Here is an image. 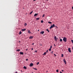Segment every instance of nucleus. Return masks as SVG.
I'll return each mask as SVG.
<instances>
[{
	"instance_id": "obj_1",
	"label": "nucleus",
	"mask_w": 73,
	"mask_h": 73,
	"mask_svg": "<svg viewBox=\"0 0 73 73\" xmlns=\"http://www.w3.org/2000/svg\"><path fill=\"white\" fill-rule=\"evenodd\" d=\"M54 27H56V26H55V25L54 24H53L52 25V26H51L50 29H51L52 28H53Z\"/></svg>"
},
{
	"instance_id": "obj_2",
	"label": "nucleus",
	"mask_w": 73,
	"mask_h": 73,
	"mask_svg": "<svg viewBox=\"0 0 73 73\" xmlns=\"http://www.w3.org/2000/svg\"><path fill=\"white\" fill-rule=\"evenodd\" d=\"M67 39L66 38H65V37H64L63 39V41L65 42H66L67 41Z\"/></svg>"
},
{
	"instance_id": "obj_3",
	"label": "nucleus",
	"mask_w": 73,
	"mask_h": 73,
	"mask_svg": "<svg viewBox=\"0 0 73 73\" xmlns=\"http://www.w3.org/2000/svg\"><path fill=\"white\" fill-rule=\"evenodd\" d=\"M54 38L55 41H57V38L56 36H54Z\"/></svg>"
},
{
	"instance_id": "obj_4",
	"label": "nucleus",
	"mask_w": 73,
	"mask_h": 73,
	"mask_svg": "<svg viewBox=\"0 0 73 73\" xmlns=\"http://www.w3.org/2000/svg\"><path fill=\"white\" fill-rule=\"evenodd\" d=\"M63 61H64V62L65 63V64H66V60H65V59H64L63 60Z\"/></svg>"
},
{
	"instance_id": "obj_5",
	"label": "nucleus",
	"mask_w": 73,
	"mask_h": 73,
	"mask_svg": "<svg viewBox=\"0 0 73 73\" xmlns=\"http://www.w3.org/2000/svg\"><path fill=\"white\" fill-rule=\"evenodd\" d=\"M21 31H26V29H22Z\"/></svg>"
},
{
	"instance_id": "obj_6",
	"label": "nucleus",
	"mask_w": 73,
	"mask_h": 73,
	"mask_svg": "<svg viewBox=\"0 0 73 73\" xmlns=\"http://www.w3.org/2000/svg\"><path fill=\"white\" fill-rule=\"evenodd\" d=\"M33 63H31L30 64V66L31 67L32 66H33Z\"/></svg>"
},
{
	"instance_id": "obj_7",
	"label": "nucleus",
	"mask_w": 73,
	"mask_h": 73,
	"mask_svg": "<svg viewBox=\"0 0 73 73\" xmlns=\"http://www.w3.org/2000/svg\"><path fill=\"white\" fill-rule=\"evenodd\" d=\"M44 33V31H42L40 33V34H43Z\"/></svg>"
},
{
	"instance_id": "obj_8",
	"label": "nucleus",
	"mask_w": 73,
	"mask_h": 73,
	"mask_svg": "<svg viewBox=\"0 0 73 73\" xmlns=\"http://www.w3.org/2000/svg\"><path fill=\"white\" fill-rule=\"evenodd\" d=\"M20 54H21V55H23V54H24V53L23 52H20Z\"/></svg>"
},
{
	"instance_id": "obj_9",
	"label": "nucleus",
	"mask_w": 73,
	"mask_h": 73,
	"mask_svg": "<svg viewBox=\"0 0 73 73\" xmlns=\"http://www.w3.org/2000/svg\"><path fill=\"white\" fill-rule=\"evenodd\" d=\"M68 51L70 52H71V50H70V48H69L68 49Z\"/></svg>"
},
{
	"instance_id": "obj_10",
	"label": "nucleus",
	"mask_w": 73,
	"mask_h": 73,
	"mask_svg": "<svg viewBox=\"0 0 73 73\" xmlns=\"http://www.w3.org/2000/svg\"><path fill=\"white\" fill-rule=\"evenodd\" d=\"M38 15V13H37V14H36V13L34 15V17H35V16H36Z\"/></svg>"
},
{
	"instance_id": "obj_11",
	"label": "nucleus",
	"mask_w": 73,
	"mask_h": 73,
	"mask_svg": "<svg viewBox=\"0 0 73 73\" xmlns=\"http://www.w3.org/2000/svg\"><path fill=\"white\" fill-rule=\"evenodd\" d=\"M33 36H30V37H29V38L30 39H32L33 38Z\"/></svg>"
},
{
	"instance_id": "obj_12",
	"label": "nucleus",
	"mask_w": 73,
	"mask_h": 73,
	"mask_svg": "<svg viewBox=\"0 0 73 73\" xmlns=\"http://www.w3.org/2000/svg\"><path fill=\"white\" fill-rule=\"evenodd\" d=\"M21 34H22V32H21V31H20L19 33V34L20 35H21Z\"/></svg>"
},
{
	"instance_id": "obj_13",
	"label": "nucleus",
	"mask_w": 73,
	"mask_h": 73,
	"mask_svg": "<svg viewBox=\"0 0 73 73\" xmlns=\"http://www.w3.org/2000/svg\"><path fill=\"white\" fill-rule=\"evenodd\" d=\"M23 68H25V69H27V67L24 66V67H23Z\"/></svg>"
},
{
	"instance_id": "obj_14",
	"label": "nucleus",
	"mask_w": 73,
	"mask_h": 73,
	"mask_svg": "<svg viewBox=\"0 0 73 73\" xmlns=\"http://www.w3.org/2000/svg\"><path fill=\"white\" fill-rule=\"evenodd\" d=\"M39 19V18H36V20H38Z\"/></svg>"
},
{
	"instance_id": "obj_15",
	"label": "nucleus",
	"mask_w": 73,
	"mask_h": 73,
	"mask_svg": "<svg viewBox=\"0 0 73 73\" xmlns=\"http://www.w3.org/2000/svg\"><path fill=\"white\" fill-rule=\"evenodd\" d=\"M27 23H25L24 25L25 26H27Z\"/></svg>"
},
{
	"instance_id": "obj_16",
	"label": "nucleus",
	"mask_w": 73,
	"mask_h": 73,
	"mask_svg": "<svg viewBox=\"0 0 73 73\" xmlns=\"http://www.w3.org/2000/svg\"><path fill=\"white\" fill-rule=\"evenodd\" d=\"M28 33H31L30 32V30H29V31H28Z\"/></svg>"
},
{
	"instance_id": "obj_17",
	"label": "nucleus",
	"mask_w": 73,
	"mask_h": 73,
	"mask_svg": "<svg viewBox=\"0 0 73 73\" xmlns=\"http://www.w3.org/2000/svg\"><path fill=\"white\" fill-rule=\"evenodd\" d=\"M48 23H49V24H52V23L51 22H49H49H48Z\"/></svg>"
},
{
	"instance_id": "obj_18",
	"label": "nucleus",
	"mask_w": 73,
	"mask_h": 73,
	"mask_svg": "<svg viewBox=\"0 0 73 73\" xmlns=\"http://www.w3.org/2000/svg\"><path fill=\"white\" fill-rule=\"evenodd\" d=\"M33 12V11H32L30 13V14H31Z\"/></svg>"
},
{
	"instance_id": "obj_19",
	"label": "nucleus",
	"mask_w": 73,
	"mask_h": 73,
	"mask_svg": "<svg viewBox=\"0 0 73 73\" xmlns=\"http://www.w3.org/2000/svg\"><path fill=\"white\" fill-rule=\"evenodd\" d=\"M46 30L48 31V32H50V31L48 30V29H46Z\"/></svg>"
},
{
	"instance_id": "obj_20",
	"label": "nucleus",
	"mask_w": 73,
	"mask_h": 73,
	"mask_svg": "<svg viewBox=\"0 0 73 73\" xmlns=\"http://www.w3.org/2000/svg\"><path fill=\"white\" fill-rule=\"evenodd\" d=\"M46 53H46V52H45V53H44V54H43V55H45Z\"/></svg>"
},
{
	"instance_id": "obj_21",
	"label": "nucleus",
	"mask_w": 73,
	"mask_h": 73,
	"mask_svg": "<svg viewBox=\"0 0 73 73\" xmlns=\"http://www.w3.org/2000/svg\"><path fill=\"white\" fill-rule=\"evenodd\" d=\"M62 39H60V41H61V42H62Z\"/></svg>"
},
{
	"instance_id": "obj_22",
	"label": "nucleus",
	"mask_w": 73,
	"mask_h": 73,
	"mask_svg": "<svg viewBox=\"0 0 73 73\" xmlns=\"http://www.w3.org/2000/svg\"><path fill=\"white\" fill-rule=\"evenodd\" d=\"M41 23H43V20H41Z\"/></svg>"
},
{
	"instance_id": "obj_23",
	"label": "nucleus",
	"mask_w": 73,
	"mask_h": 73,
	"mask_svg": "<svg viewBox=\"0 0 73 73\" xmlns=\"http://www.w3.org/2000/svg\"><path fill=\"white\" fill-rule=\"evenodd\" d=\"M39 64V62H38L36 63V65H38Z\"/></svg>"
},
{
	"instance_id": "obj_24",
	"label": "nucleus",
	"mask_w": 73,
	"mask_h": 73,
	"mask_svg": "<svg viewBox=\"0 0 73 73\" xmlns=\"http://www.w3.org/2000/svg\"><path fill=\"white\" fill-rule=\"evenodd\" d=\"M71 42H72V43L73 44V40H71Z\"/></svg>"
},
{
	"instance_id": "obj_25",
	"label": "nucleus",
	"mask_w": 73,
	"mask_h": 73,
	"mask_svg": "<svg viewBox=\"0 0 73 73\" xmlns=\"http://www.w3.org/2000/svg\"><path fill=\"white\" fill-rule=\"evenodd\" d=\"M63 56H64L63 54H62V56H61V57H63Z\"/></svg>"
},
{
	"instance_id": "obj_26",
	"label": "nucleus",
	"mask_w": 73,
	"mask_h": 73,
	"mask_svg": "<svg viewBox=\"0 0 73 73\" xmlns=\"http://www.w3.org/2000/svg\"><path fill=\"white\" fill-rule=\"evenodd\" d=\"M33 69H35V70H37V69H36V68H33Z\"/></svg>"
},
{
	"instance_id": "obj_27",
	"label": "nucleus",
	"mask_w": 73,
	"mask_h": 73,
	"mask_svg": "<svg viewBox=\"0 0 73 73\" xmlns=\"http://www.w3.org/2000/svg\"><path fill=\"white\" fill-rule=\"evenodd\" d=\"M49 51H50L51 50V48H50V49H49Z\"/></svg>"
},
{
	"instance_id": "obj_28",
	"label": "nucleus",
	"mask_w": 73,
	"mask_h": 73,
	"mask_svg": "<svg viewBox=\"0 0 73 73\" xmlns=\"http://www.w3.org/2000/svg\"><path fill=\"white\" fill-rule=\"evenodd\" d=\"M44 15H45L44 14L43 15V16H42V17H44Z\"/></svg>"
},
{
	"instance_id": "obj_29",
	"label": "nucleus",
	"mask_w": 73,
	"mask_h": 73,
	"mask_svg": "<svg viewBox=\"0 0 73 73\" xmlns=\"http://www.w3.org/2000/svg\"><path fill=\"white\" fill-rule=\"evenodd\" d=\"M56 72H58V70H56Z\"/></svg>"
},
{
	"instance_id": "obj_30",
	"label": "nucleus",
	"mask_w": 73,
	"mask_h": 73,
	"mask_svg": "<svg viewBox=\"0 0 73 73\" xmlns=\"http://www.w3.org/2000/svg\"><path fill=\"white\" fill-rule=\"evenodd\" d=\"M52 48V46H50V48Z\"/></svg>"
},
{
	"instance_id": "obj_31",
	"label": "nucleus",
	"mask_w": 73,
	"mask_h": 73,
	"mask_svg": "<svg viewBox=\"0 0 73 73\" xmlns=\"http://www.w3.org/2000/svg\"><path fill=\"white\" fill-rule=\"evenodd\" d=\"M54 55L55 56H56V54H54Z\"/></svg>"
},
{
	"instance_id": "obj_32",
	"label": "nucleus",
	"mask_w": 73,
	"mask_h": 73,
	"mask_svg": "<svg viewBox=\"0 0 73 73\" xmlns=\"http://www.w3.org/2000/svg\"><path fill=\"white\" fill-rule=\"evenodd\" d=\"M26 61H28V59H26Z\"/></svg>"
},
{
	"instance_id": "obj_33",
	"label": "nucleus",
	"mask_w": 73,
	"mask_h": 73,
	"mask_svg": "<svg viewBox=\"0 0 73 73\" xmlns=\"http://www.w3.org/2000/svg\"><path fill=\"white\" fill-rule=\"evenodd\" d=\"M35 52H37V51L36 50V51H35Z\"/></svg>"
},
{
	"instance_id": "obj_34",
	"label": "nucleus",
	"mask_w": 73,
	"mask_h": 73,
	"mask_svg": "<svg viewBox=\"0 0 73 73\" xmlns=\"http://www.w3.org/2000/svg\"><path fill=\"white\" fill-rule=\"evenodd\" d=\"M62 72H64V70H62Z\"/></svg>"
},
{
	"instance_id": "obj_35",
	"label": "nucleus",
	"mask_w": 73,
	"mask_h": 73,
	"mask_svg": "<svg viewBox=\"0 0 73 73\" xmlns=\"http://www.w3.org/2000/svg\"><path fill=\"white\" fill-rule=\"evenodd\" d=\"M46 52H48V50H47Z\"/></svg>"
},
{
	"instance_id": "obj_36",
	"label": "nucleus",
	"mask_w": 73,
	"mask_h": 73,
	"mask_svg": "<svg viewBox=\"0 0 73 73\" xmlns=\"http://www.w3.org/2000/svg\"><path fill=\"white\" fill-rule=\"evenodd\" d=\"M34 43H32V44L33 45H34Z\"/></svg>"
},
{
	"instance_id": "obj_37",
	"label": "nucleus",
	"mask_w": 73,
	"mask_h": 73,
	"mask_svg": "<svg viewBox=\"0 0 73 73\" xmlns=\"http://www.w3.org/2000/svg\"><path fill=\"white\" fill-rule=\"evenodd\" d=\"M60 72V73H62V72L61 71Z\"/></svg>"
},
{
	"instance_id": "obj_38",
	"label": "nucleus",
	"mask_w": 73,
	"mask_h": 73,
	"mask_svg": "<svg viewBox=\"0 0 73 73\" xmlns=\"http://www.w3.org/2000/svg\"><path fill=\"white\" fill-rule=\"evenodd\" d=\"M54 46H56V45H55V44H54Z\"/></svg>"
},
{
	"instance_id": "obj_39",
	"label": "nucleus",
	"mask_w": 73,
	"mask_h": 73,
	"mask_svg": "<svg viewBox=\"0 0 73 73\" xmlns=\"http://www.w3.org/2000/svg\"><path fill=\"white\" fill-rule=\"evenodd\" d=\"M53 52V51H52V54Z\"/></svg>"
},
{
	"instance_id": "obj_40",
	"label": "nucleus",
	"mask_w": 73,
	"mask_h": 73,
	"mask_svg": "<svg viewBox=\"0 0 73 73\" xmlns=\"http://www.w3.org/2000/svg\"><path fill=\"white\" fill-rule=\"evenodd\" d=\"M56 27L57 28H58V27H57V26H56Z\"/></svg>"
},
{
	"instance_id": "obj_41",
	"label": "nucleus",
	"mask_w": 73,
	"mask_h": 73,
	"mask_svg": "<svg viewBox=\"0 0 73 73\" xmlns=\"http://www.w3.org/2000/svg\"><path fill=\"white\" fill-rule=\"evenodd\" d=\"M72 49L73 50V47L72 48Z\"/></svg>"
},
{
	"instance_id": "obj_42",
	"label": "nucleus",
	"mask_w": 73,
	"mask_h": 73,
	"mask_svg": "<svg viewBox=\"0 0 73 73\" xmlns=\"http://www.w3.org/2000/svg\"><path fill=\"white\" fill-rule=\"evenodd\" d=\"M32 50H33V48H32Z\"/></svg>"
},
{
	"instance_id": "obj_43",
	"label": "nucleus",
	"mask_w": 73,
	"mask_h": 73,
	"mask_svg": "<svg viewBox=\"0 0 73 73\" xmlns=\"http://www.w3.org/2000/svg\"><path fill=\"white\" fill-rule=\"evenodd\" d=\"M26 50L27 51V50H28V49H27Z\"/></svg>"
},
{
	"instance_id": "obj_44",
	"label": "nucleus",
	"mask_w": 73,
	"mask_h": 73,
	"mask_svg": "<svg viewBox=\"0 0 73 73\" xmlns=\"http://www.w3.org/2000/svg\"><path fill=\"white\" fill-rule=\"evenodd\" d=\"M20 50H19V51H20Z\"/></svg>"
},
{
	"instance_id": "obj_45",
	"label": "nucleus",
	"mask_w": 73,
	"mask_h": 73,
	"mask_svg": "<svg viewBox=\"0 0 73 73\" xmlns=\"http://www.w3.org/2000/svg\"><path fill=\"white\" fill-rule=\"evenodd\" d=\"M36 0H33L34 1H36Z\"/></svg>"
},
{
	"instance_id": "obj_46",
	"label": "nucleus",
	"mask_w": 73,
	"mask_h": 73,
	"mask_svg": "<svg viewBox=\"0 0 73 73\" xmlns=\"http://www.w3.org/2000/svg\"><path fill=\"white\" fill-rule=\"evenodd\" d=\"M72 9H73V7H72Z\"/></svg>"
},
{
	"instance_id": "obj_47",
	"label": "nucleus",
	"mask_w": 73,
	"mask_h": 73,
	"mask_svg": "<svg viewBox=\"0 0 73 73\" xmlns=\"http://www.w3.org/2000/svg\"><path fill=\"white\" fill-rule=\"evenodd\" d=\"M39 30H38V31H39Z\"/></svg>"
},
{
	"instance_id": "obj_48",
	"label": "nucleus",
	"mask_w": 73,
	"mask_h": 73,
	"mask_svg": "<svg viewBox=\"0 0 73 73\" xmlns=\"http://www.w3.org/2000/svg\"><path fill=\"white\" fill-rule=\"evenodd\" d=\"M48 72V71H46V72Z\"/></svg>"
},
{
	"instance_id": "obj_49",
	"label": "nucleus",
	"mask_w": 73,
	"mask_h": 73,
	"mask_svg": "<svg viewBox=\"0 0 73 73\" xmlns=\"http://www.w3.org/2000/svg\"><path fill=\"white\" fill-rule=\"evenodd\" d=\"M48 0H47V1H48Z\"/></svg>"
},
{
	"instance_id": "obj_50",
	"label": "nucleus",
	"mask_w": 73,
	"mask_h": 73,
	"mask_svg": "<svg viewBox=\"0 0 73 73\" xmlns=\"http://www.w3.org/2000/svg\"><path fill=\"white\" fill-rule=\"evenodd\" d=\"M32 73H33V72H32Z\"/></svg>"
},
{
	"instance_id": "obj_51",
	"label": "nucleus",
	"mask_w": 73,
	"mask_h": 73,
	"mask_svg": "<svg viewBox=\"0 0 73 73\" xmlns=\"http://www.w3.org/2000/svg\"><path fill=\"white\" fill-rule=\"evenodd\" d=\"M19 42H20V41H19Z\"/></svg>"
}]
</instances>
